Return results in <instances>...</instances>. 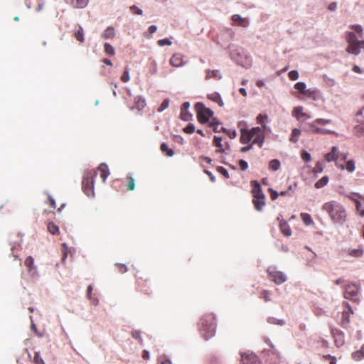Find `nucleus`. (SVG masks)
I'll return each instance as SVG.
<instances>
[{"instance_id":"nucleus-25","label":"nucleus","mask_w":364,"mask_h":364,"mask_svg":"<svg viewBox=\"0 0 364 364\" xmlns=\"http://www.w3.org/2000/svg\"><path fill=\"white\" fill-rule=\"evenodd\" d=\"M300 217L306 225L309 226V225H314V221L311 218V216L309 213H301L300 214Z\"/></svg>"},{"instance_id":"nucleus-53","label":"nucleus","mask_w":364,"mask_h":364,"mask_svg":"<svg viewBox=\"0 0 364 364\" xmlns=\"http://www.w3.org/2000/svg\"><path fill=\"white\" fill-rule=\"evenodd\" d=\"M269 295L270 293L269 291L263 290L261 292L260 297L262 298L265 301H268L270 300Z\"/></svg>"},{"instance_id":"nucleus-48","label":"nucleus","mask_w":364,"mask_h":364,"mask_svg":"<svg viewBox=\"0 0 364 364\" xmlns=\"http://www.w3.org/2000/svg\"><path fill=\"white\" fill-rule=\"evenodd\" d=\"M157 71H158L157 63L155 60H153L150 65L149 73L151 75H155V74H156Z\"/></svg>"},{"instance_id":"nucleus-18","label":"nucleus","mask_w":364,"mask_h":364,"mask_svg":"<svg viewBox=\"0 0 364 364\" xmlns=\"http://www.w3.org/2000/svg\"><path fill=\"white\" fill-rule=\"evenodd\" d=\"M279 228L284 236L289 237L291 235V230L287 221L281 220L279 223Z\"/></svg>"},{"instance_id":"nucleus-39","label":"nucleus","mask_w":364,"mask_h":364,"mask_svg":"<svg viewBox=\"0 0 364 364\" xmlns=\"http://www.w3.org/2000/svg\"><path fill=\"white\" fill-rule=\"evenodd\" d=\"M146 106V102L144 100L141 99V97H136L135 98V107L138 109H141Z\"/></svg>"},{"instance_id":"nucleus-26","label":"nucleus","mask_w":364,"mask_h":364,"mask_svg":"<svg viewBox=\"0 0 364 364\" xmlns=\"http://www.w3.org/2000/svg\"><path fill=\"white\" fill-rule=\"evenodd\" d=\"M301 132L300 129L297 128H294L292 129L291 136L289 138V141L293 143H296L299 140V137L300 136Z\"/></svg>"},{"instance_id":"nucleus-6","label":"nucleus","mask_w":364,"mask_h":364,"mask_svg":"<svg viewBox=\"0 0 364 364\" xmlns=\"http://www.w3.org/2000/svg\"><path fill=\"white\" fill-rule=\"evenodd\" d=\"M97 175L95 170H89L85 172L82 181V188L87 196H94V178Z\"/></svg>"},{"instance_id":"nucleus-44","label":"nucleus","mask_w":364,"mask_h":364,"mask_svg":"<svg viewBox=\"0 0 364 364\" xmlns=\"http://www.w3.org/2000/svg\"><path fill=\"white\" fill-rule=\"evenodd\" d=\"M317 132L316 134H335V132L333 131H331V130H329V129H324V128H321V127H318V129L316 130Z\"/></svg>"},{"instance_id":"nucleus-3","label":"nucleus","mask_w":364,"mask_h":364,"mask_svg":"<svg viewBox=\"0 0 364 364\" xmlns=\"http://www.w3.org/2000/svg\"><path fill=\"white\" fill-rule=\"evenodd\" d=\"M215 328L216 323L213 314H206L200 318L199 331L205 339L212 338L215 335Z\"/></svg>"},{"instance_id":"nucleus-29","label":"nucleus","mask_w":364,"mask_h":364,"mask_svg":"<svg viewBox=\"0 0 364 364\" xmlns=\"http://www.w3.org/2000/svg\"><path fill=\"white\" fill-rule=\"evenodd\" d=\"M340 168L341 169H346L349 172H353L355 171V162L353 160H349L346 162V166L341 165Z\"/></svg>"},{"instance_id":"nucleus-10","label":"nucleus","mask_w":364,"mask_h":364,"mask_svg":"<svg viewBox=\"0 0 364 364\" xmlns=\"http://www.w3.org/2000/svg\"><path fill=\"white\" fill-rule=\"evenodd\" d=\"M359 287L355 284L351 283L346 287L344 296L347 299L356 301L358 299Z\"/></svg>"},{"instance_id":"nucleus-8","label":"nucleus","mask_w":364,"mask_h":364,"mask_svg":"<svg viewBox=\"0 0 364 364\" xmlns=\"http://www.w3.org/2000/svg\"><path fill=\"white\" fill-rule=\"evenodd\" d=\"M267 273L269 279L277 284H281L287 280L286 275L283 272L278 271L274 267H269L267 269Z\"/></svg>"},{"instance_id":"nucleus-1","label":"nucleus","mask_w":364,"mask_h":364,"mask_svg":"<svg viewBox=\"0 0 364 364\" xmlns=\"http://www.w3.org/2000/svg\"><path fill=\"white\" fill-rule=\"evenodd\" d=\"M333 223L343 225L347 220V210L345 206L336 200H331L322 205Z\"/></svg>"},{"instance_id":"nucleus-52","label":"nucleus","mask_w":364,"mask_h":364,"mask_svg":"<svg viewBox=\"0 0 364 364\" xmlns=\"http://www.w3.org/2000/svg\"><path fill=\"white\" fill-rule=\"evenodd\" d=\"M290 80H296L299 78V73L296 70H291L288 73Z\"/></svg>"},{"instance_id":"nucleus-59","label":"nucleus","mask_w":364,"mask_h":364,"mask_svg":"<svg viewBox=\"0 0 364 364\" xmlns=\"http://www.w3.org/2000/svg\"><path fill=\"white\" fill-rule=\"evenodd\" d=\"M323 171V165L321 162L318 161L316 165H315V167L314 168V171L315 173H321Z\"/></svg>"},{"instance_id":"nucleus-41","label":"nucleus","mask_w":364,"mask_h":364,"mask_svg":"<svg viewBox=\"0 0 364 364\" xmlns=\"http://www.w3.org/2000/svg\"><path fill=\"white\" fill-rule=\"evenodd\" d=\"M355 208L361 217H364V207L360 200L355 201Z\"/></svg>"},{"instance_id":"nucleus-58","label":"nucleus","mask_w":364,"mask_h":364,"mask_svg":"<svg viewBox=\"0 0 364 364\" xmlns=\"http://www.w3.org/2000/svg\"><path fill=\"white\" fill-rule=\"evenodd\" d=\"M129 71L127 70H126L124 73L122 74V77H121V80L123 82H127L129 80Z\"/></svg>"},{"instance_id":"nucleus-36","label":"nucleus","mask_w":364,"mask_h":364,"mask_svg":"<svg viewBox=\"0 0 364 364\" xmlns=\"http://www.w3.org/2000/svg\"><path fill=\"white\" fill-rule=\"evenodd\" d=\"M328 182V177L325 176L323 177H322L320 180H318L316 183H315V187L316 188H323V186H325Z\"/></svg>"},{"instance_id":"nucleus-56","label":"nucleus","mask_w":364,"mask_h":364,"mask_svg":"<svg viewBox=\"0 0 364 364\" xmlns=\"http://www.w3.org/2000/svg\"><path fill=\"white\" fill-rule=\"evenodd\" d=\"M301 159H302L304 161H311V157L310 154H309V153H308V152H307V151H303L301 152Z\"/></svg>"},{"instance_id":"nucleus-7","label":"nucleus","mask_w":364,"mask_h":364,"mask_svg":"<svg viewBox=\"0 0 364 364\" xmlns=\"http://www.w3.org/2000/svg\"><path fill=\"white\" fill-rule=\"evenodd\" d=\"M197 119L201 124L207 123L213 117V112L207 108L202 102H197L194 106Z\"/></svg>"},{"instance_id":"nucleus-31","label":"nucleus","mask_w":364,"mask_h":364,"mask_svg":"<svg viewBox=\"0 0 364 364\" xmlns=\"http://www.w3.org/2000/svg\"><path fill=\"white\" fill-rule=\"evenodd\" d=\"M160 149L163 153H166L168 156H172L174 154V151L171 149H169L168 144L166 143L161 144Z\"/></svg>"},{"instance_id":"nucleus-38","label":"nucleus","mask_w":364,"mask_h":364,"mask_svg":"<svg viewBox=\"0 0 364 364\" xmlns=\"http://www.w3.org/2000/svg\"><path fill=\"white\" fill-rule=\"evenodd\" d=\"M348 254L352 257H360L363 254V250L361 248L349 250Z\"/></svg>"},{"instance_id":"nucleus-28","label":"nucleus","mask_w":364,"mask_h":364,"mask_svg":"<svg viewBox=\"0 0 364 364\" xmlns=\"http://www.w3.org/2000/svg\"><path fill=\"white\" fill-rule=\"evenodd\" d=\"M47 228L52 235L59 234V228L53 222H49L47 225Z\"/></svg>"},{"instance_id":"nucleus-5","label":"nucleus","mask_w":364,"mask_h":364,"mask_svg":"<svg viewBox=\"0 0 364 364\" xmlns=\"http://www.w3.org/2000/svg\"><path fill=\"white\" fill-rule=\"evenodd\" d=\"M346 38L348 43L346 51L348 53L357 55L360 53V48H364V41L358 40L354 32H347Z\"/></svg>"},{"instance_id":"nucleus-4","label":"nucleus","mask_w":364,"mask_h":364,"mask_svg":"<svg viewBox=\"0 0 364 364\" xmlns=\"http://www.w3.org/2000/svg\"><path fill=\"white\" fill-rule=\"evenodd\" d=\"M251 185L252 186V203L255 209L260 211L265 205V196L262 191L259 183L257 181H252Z\"/></svg>"},{"instance_id":"nucleus-63","label":"nucleus","mask_w":364,"mask_h":364,"mask_svg":"<svg viewBox=\"0 0 364 364\" xmlns=\"http://www.w3.org/2000/svg\"><path fill=\"white\" fill-rule=\"evenodd\" d=\"M223 131L226 132L228 134V136L232 139L236 136V132L235 130L227 131L226 129H223Z\"/></svg>"},{"instance_id":"nucleus-22","label":"nucleus","mask_w":364,"mask_h":364,"mask_svg":"<svg viewBox=\"0 0 364 364\" xmlns=\"http://www.w3.org/2000/svg\"><path fill=\"white\" fill-rule=\"evenodd\" d=\"M115 36V31L112 26L107 27L102 34L104 39L114 38Z\"/></svg>"},{"instance_id":"nucleus-32","label":"nucleus","mask_w":364,"mask_h":364,"mask_svg":"<svg viewBox=\"0 0 364 364\" xmlns=\"http://www.w3.org/2000/svg\"><path fill=\"white\" fill-rule=\"evenodd\" d=\"M208 98L210 100L217 102L221 107L223 105V100L218 93L215 92V93L208 95Z\"/></svg>"},{"instance_id":"nucleus-9","label":"nucleus","mask_w":364,"mask_h":364,"mask_svg":"<svg viewBox=\"0 0 364 364\" xmlns=\"http://www.w3.org/2000/svg\"><path fill=\"white\" fill-rule=\"evenodd\" d=\"M332 122L331 119H316L314 122L311 123H307L305 125L304 130L306 132H310L311 134H316L317 132V129L318 125H323L327 124H331Z\"/></svg>"},{"instance_id":"nucleus-13","label":"nucleus","mask_w":364,"mask_h":364,"mask_svg":"<svg viewBox=\"0 0 364 364\" xmlns=\"http://www.w3.org/2000/svg\"><path fill=\"white\" fill-rule=\"evenodd\" d=\"M190 103L186 102L183 103L181 108V119L183 121H189L191 119L192 114L188 112Z\"/></svg>"},{"instance_id":"nucleus-33","label":"nucleus","mask_w":364,"mask_h":364,"mask_svg":"<svg viewBox=\"0 0 364 364\" xmlns=\"http://www.w3.org/2000/svg\"><path fill=\"white\" fill-rule=\"evenodd\" d=\"M267 119V115L259 114L257 117V122L258 124H260L262 125V129H267V124H265V120Z\"/></svg>"},{"instance_id":"nucleus-30","label":"nucleus","mask_w":364,"mask_h":364,"mask_svg":"<svg viewBox=\"0 0 364 364\" xmlns=\"http://www.w3.org/2000/svg\"><path fill=\"white\" fill-rule=\"evenodd\" d=\"M281 164L278 159H273L269 163V168L273 171H276L280 168Z\"/></svg>"},{"instance_id":"nucleus-17","label":"nucleus","mask_w":364,"mask_h":364,"mask_svg":"<svg viewBox=\"0 0 364 364\" xmlns=\"http://www.w3.org/2000/svg\"><path fill=\"white\" fill-rule=\"evenodd\" d=\"M292 115L296 117L297 119H300L302 117H306L307 119L310 118L311 116L306 113L303 112L302 107H296L294 108L292 111Z\"/></svg>"},{"instance_id":"nucleus-24","label":"nucleus","mask_w":364,"mask_h":364,"mask_svg":"<svg viewBox=\"0 0 364 364\" xmlns=\"http://www.w3.org/2000/svg\"><path fill=\"white\" fill-rule=\"evenodd\" d=\"M351 355L352 358L355 361H359L364 358V344L362 346L360 350L353 352Z\"/></svg>"},{"instance_id":"nucleus-55","label":"nucleus","mask_w":364,"mask_h":364,"mask_svg":"<svg viewBox=\"0 0 364 364\" xmlns=\"http://www.w3.org/2000/svg\"><path fill=\"white\" fill-rule=\"evenodd\" d=\"M239 166L242 171H246L248 168L247 161L243 159H240L238 162Z\"/></svg>"},{"instance_id":"nucleus-12","label":"nucleus","mask_w":364,"mask_h":364,"mask_svg":"<svg viewBox=\"0 0 364 364\" xmlns=\"http://www.w3.org/2000/svg\"><path fill=\"white\" fill-rule=\"evenodd\" d=\"M136 290L149 295L151 290L149 286L147 284V280L139 278L136 280Z\"/></svg>"},{"instance_id":"nucleus-45","label":"nucleus","mask_w":364,"mask_h":364,"mask_svg":"<svg viewBox=\"0 0 364 364\" xmlns=\"http://www.w3.org/2000/svg\"><path fill=\"white\" fill-rule=\"evenodd\" d=\"M158 363L159 364H171V361L166 355H161L158 358Z\"/></svg>"},{"instance_id":"nucleus-61","label":"nucleus","mask_w":364,"mask_h":364,"mask_svg":"<svg viewBox=\"0 0 364 364\" xmlns=\"http://www.w3.org/2000/svg\"><path fill=\"white\" fill-rule=\"evenodd\" d=\"M116 267L118 268V271L121 273H124L127 271V268L125 264H116Z\"/></svg>"},{"instance_id":"nucleus-47","label":"nucleus","mask_w":364,"mask_h":364,"mask_svg":"<svg viewBox=\"0 0 364 364\" xmlns=\"http://www.w3.org/2000/svg\"><path fill=\"white\" fill-rule=\"evenodd\" d=\"M217 171L220 173H221L225 178H230V175H229V173H228V170L226 168H225L224 167L218 166L217 168Z\"/></svg>"},{"instance_id":"nucleus-23","label":"nucleus","mask_w":364,"mask_h":364,"mask_svg":"<svg viewBox=\"0 0 364 364\" xmlns=\"http://www.w3.org/2000/svg\"><path fill=\"white\" fill-rule=\"evenodd\" d=\"M294 87L296 90L299 91L301 93L304 95H311V92L309 90H306V84L303 82H299L295 84Z\"/></svg>"},{"instance_id":"nucleus-16","label":"nucleus","mask_w":364,"mask_h":364,"mask_svg":"<svg viewBox=\"0 0 364 364\" xmlns=\"http://www.w3.org/2000/svg\"><path fill=\"white\" fill-rule=\"evenodd\" d=\"M98 171L100 172V177L103 182H105L109 175V171L106 164L102 163L98 166Z\"/></svg>"},{"instance_id":"nucleus-34","label":"nucleus","mask_w":364,"mask_h":364,"mask_svg":"<svg viewBox=\"0 0 364 364\" xmlns=\"http://www.w3.org/2000/svg\"><path fill=\"white\" fill-rule=\"evenodd\" d=\"M104 51L107 55H109L111 56H113L115 54L114 48L109 43H105L104 44Z\"/></svg>"},{"instance_id":"nucleus-50","label":"nucleus","mask_w":364,"mask_h":364,"mask_svg":"<svg viewBox=\"0 0 364 364\" xmlns=\"http://www.w3.org/2000/svg\"><path fill=\"white\" fill-rule=\"evenodd\" d=\"M183 132L186 134H193L195 132V127L192 124H189L183 128Z\"/></svg>"},{"instance_id":"nucleus-35","label":"nucleus","mask_w":364,"mask_h":364,"mask_svg":"<svg viewBox=\"0 0 364 364\" xmlns=\"http://www.w3.org/2000/svg\"><path fill=\"white\" fill-rule=\"evenodd\" d=\"M219 74H220V72L218 70H208L206 71L205 79L208 80L211 77H218L219 79H220L221 76Z\"/></svg>"},{"instance_id":"nucleus-60","label":"nucleus","mask_w":364,"mask_h":364,"mask_svg":"<svg viewBox=\"0 0 364 364\" xmlns=\"http://www.w3.org/2000/svg\"><path fill=\"white\" fill-rule=\"evenodd\" d=\"M168 105H169L168 100H166L163 101V102L161 104V105L158 109L159 112H162L163 110L166 109L168 107Z\"/></svg>"},{"instance_id":"nucleus-46","label":"nucleus","mask_w":364,"mask_h":364,"mask_svg":"<svg viewBox=\"0 0 364 364\" xmlns=\"http://www.w3.org/2000/svg\"><path fill=\"white\" fill-rule=\"evenodd\" d=\"M357 121L360 123H364V106L356 114Z\"/></svg>"},{"instance_id":"nucleus-62","label":"nucleus","mask_w":364,"mask_h":364,"mask_svg":"<svg viewBox=\"0 0 364 364\" xmlns=\"http://www.w3.org/2000/svg\"><path fill=\"white\" fill-rule=\"evenodd\" d=\"M269 191H270V197H271L272 200H276L279 196V193L277 191H275L271 188H269Z\"/></svg>"},{"instance_id":"nucleus-14","label":"nucleus","mask_w":364,"mask_h":364,"mask_svg":"<svg viewBox=\"0 0 364 364\" xmlns=\"http://www.w3.org/2000/svg\"><path fill=\"white\" fill-rule=\"evenodd\" d=\"M65 2L74 9H83L87 6L89 0H65Z\"/></svg>"},{"instance_id":"nucleus-64","label":"nucleus","mask_w":364,"mask_h":364,"mask_svg":"<svg viewBox=\"0 0 364 364\" xmlns=\"http://www.w3.org/2000/svg\"><path fill=\"white\" fill-rule=\"evenodd\" d=\"M252 360V358L248 355H242V364H250L249 363V360Z\"/></svg>"},{"instance_id":"nucleus-27","label":"nucleus","mask_w":364,"mask_h":364,"mask_svg":"<svg viewBox=\"0 0 364 364\" xmlns=\"http://www.w3.org/2000/svg\"><path fill=\"white\" fill-rule=\"evenodd\" d=\"M24 264L29 272L36 269V267L34 266V259L31 256L26 257L24 262Z\"/></svg>"},{"instance_id":"nucleus-11","label":"nucleus","mask_w":364,"mask_h":364,"mask_svg":"<svg viewBox=\"0 0 364 364\" xmlns=\"http://www.w3.org/2000/svg\"><path fill=\"white\" fill-rule=\"evenodd\" d=\"M183 58L184 56L182 54L175 53L171 57L169 63L173 67H181L185 65Z\"/></svg>"},{"instance_id":"nucleus-40","label":"nucleus","mask_w":364,"mask_h":364,"mask_svg":"<svg viewBox=\"0 0 364 364\" xmlns=\"http://www.w3.org/2000/svg\"><path fill=\"white\" fill-rule=\"evenodd\" d=\"M127 190L133 191L135 188V181L134 179L131 176H127Z\"/></svg>"},{"instance_id":"nucleus-54","label":"nucleus","mask_w":364,"mask_h":364,"mask_svg":"<svg viewBox=\"0 0 364 364\" xmlns=\"http://www.w3.org/2000/svg\"><path fill=\"white\" fill-rule=\"evenodd\" d=\"M33 362L36 364H44V362H43V359L41 358V357L40 356L38 353H35V355L33 357Z\"/></svg>"},{"instance_id":"nucleus-19","label":"nucleus","mask_w":364,"mask_h":364,"mask_svg":"<svg viewBox=\"0 0 364 364\" xmlns=\"http://www.w3.org/2000/svg\"><path fill=\"white\" fill-rule=\"evenodd\" d=\"M346 304L348 306V310H344L342 314L341 324L343 326H345L349 323L350 314H353L351 307L348 305V304Z\"/></svg>"},{"instance_id":"nucleus-2","label":"nucleus","mask_w":364,"mask_h":364,"mask_svg":"<svg viewBox=\"0 0 364 364\" xmlns=\"http://www.w3.org/2000/svg\"><path fill=\"white\" fill-rule=\"evenodd\" d=\"M264 130L259 127H253L250 130L242 129L240 142L247 144L252 141V144H257L261 148L264 141Z\"/></svg>"},{"instance_id":"nucleus-20","label":"nucleus","mask_w":364,"mask_h":364,"mask_svg":"<svg viewBox=\"0 0 364 364\" xmlns=\"http://www.w3.org/2000/svg\"><path fill=\"white\" fill-rule=\"evenodd\" d=\"M338 150L337 147L333 146L331 149V151L326 154L325 156L326 160L327 161H333L338 159Z\"/></svg>"},{"instance_id":"nucleus-37","label":"nucleus","mask_w":364,"mask_h":364,"mask_svg":"<svg viewBox=\"0 0 364 364\" xmlns=\"http://www.w3.org/2000/svg\"><path fill=\"white\" fill-rule=\"evenodd\" d=\"M75 38L81 43L84 42V33L82 28L79 26V29L75 32Z\"/></svg>"},{"instance_id":"nucleus-57","label":"nucleus","mask_w":364,"mask_h":364,"mask_svg":"<svg viewBox=\"0 0 364 364\" xmlns=\"http://www.w3.org/2000/svg\"><path fill=\"white\" fill-rule=\"evenodd\" d=\"M131 11H132L135 14L142 15L143 11L141 9H139L136 6L133 5L130 7Z\"/></svg>"},{"instance_id":"nucleus-51","label":"nucleus","mask_w":364,"mask_h":364,"mask_svg":"<svg viewBox=\"0 0 364 364\" xmlns=\"http://www.w3.org/2000/svg\"><path fill=\"white\" fill-rule=\"evenodd\" d=\"M159 46H171L172 42L168 38L159 40L157 42Z\"/></svg>"},{"instance_id":"nucleus-42","label":"nucleus","mask_w":364,"mask_h":364,"mask_svg":"<svg viewBox=\"0 0 364 364\" xmlns=\"http://www.w3.org/2000/svg\"><path fill=\"white\" fill-rule=\"evenodd\" d=\"M350 27L352 30L358 34L359 37H363V30L360 25H352Z\"/></svg>"},{"instance_id":"nucleus-15","label":"nucleus","mask_w":364,"mask_h":364,"mask_svg":"<svg viewBox=\"0 0 364 364\" xmlns=\"http://www.w3.org/2000/svg\"><path fill=\"white\" fill-rule=\"evenodd\" d=\"M231 20L235 24L242 26L247 27L249 24V21L247 18H242L239 14H234L231 17Z\"/></svg>"},{"instance_id":"nucleus-21","label":"nucleus","mask_w":364,"mask_h":364,"mask_svg":"<svg viewBox=\"0 0 364 364\" xmlns=\"http://www.w3.org/2000/svg\"><path fill=\"white\" fill-rule=\"evenodd\" d=\"M223 139L221 137L215 136L213 138V143L215 146L218 148V149L215 151L217 153H223L225 151L223 144H222Z\"/></svg>"},{"instance_id":"nucleus-43","label":"nucleus","mask_w":364,"mask_h":364,"mask_svg":"<svg viewBox=\"0 0 364 364\" xmlns=\"http://www.w3.org/2000/svg\"><path fill=\"white\" fill-rule=\"evenodd\" d=\"M322 360L324 361H328L329 364H336V358L334 356H331V355H323Z\"/></svg>"},{"instance_id":"nucleus-49","label":"nucleus","mask_w":364,"mask_h":364,"mask_svg":"<svg viewBox=\"0 0 364 364\" xmlns=\"http://www.w3.org/2000/svg\"><path fill=\"white\" fill-rule=\"evenodd\" d=\"M132 336L134 338L138 340L140 342V343H142L143 340L141 337V331L134 330L132 331Z\"/></svg>"}]
</instances>
